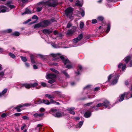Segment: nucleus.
Masks as SVG:
<instances>
[{
    "instance_id": "obj_1",
    "label": "nucleus",
    "mask_w": 132,
    "mask_h": 132,
    "mask_svg": "<svg viewBox=\"0 0 132 132\" xmlns=\"http://www.w3.org/2000/svg\"><path fill=\"white\" fill-rule=\"evenodd\" d=\"M50 113H53L52 114L55 117L60 118L65 115L63 112H61L58 109L52 108L49 111Z\"/></svg>"
},
{
    "instance_id": "obj_2",
    "label": "nucleus",
    "mask_w": 132,
    "mask_h": 132,
    "mask_svg": "<svg viewBox=\"0 0 132 132\" xmlns=\"http://www.w3.org/2000/svg\"><path fill=\"white\" fill-rule=\"evenodd\" d=\"M119 76L116 75H110L108 77V80L109 81L110 79L112 78L113 79L111 83V85H114L116 84L118 81V80L119 78Z\"/></svg>"
},
{
    "instance_id": "obj_3",
    "label": "nucleus",
    "mask_w": 132,
    "mask_h": 132,
    "mask_svg": "<svg viewBox=\"0 0 132 132\" xmlns=\"http://www.w3.org/2000/svg\"><path fill=\"white\" fill-rule=\"evenodd\" d=\"M60 58L62 60L65 65H67L66 68L68 69H70L72 68L71 65L70 64V61L67 59H65L63 55H60Z\"/></svg>"
},
{
    "instance_id": "obj_4",
    "label": "nucleus",
    "mask_w": 132,
    "mask_h": 132,
    "mask_svg": "<svg viewBox=\"0 0 132 132\" xmlns=\"http://www.w3.org/2000/svg\"><path fill=\"white\" fill-rule=\"evenodd\" d=\"M44 4L49 6L55 7L57 4V0H48L43 3Z\"/></svg>"
},
{
    "instance_id": "obj_5",
    "label": "nucleus",
    "mask_w": 132,
    "mask_h": 132,
    "mask_svg": "<svg viewBox=\"0 0 132 132\" xmlns=\"http://www.w3.org/2000/svg\"><path fill=\"white\" fill-rule=\"evenodd\" d=\"M65 14L66 16L69 17L70 19H73L72 15L73 12V9L71 7H69L65 10Z\"/></svg>"
},
{
    "instance_id": "obj_6",
    "label": "nucleus",
    "mask_w": 132,
    "mask_h": 132,
    "mask_svg": "<svg viewBox=\"0 0 132 132\" xmlns=\"http://www.w3.org/2000/svg\"><path fill=\"white\" fill-rule=\"evenodd\" d=\"M41 27H47L50 24V21L49 20H45L40 22Z\"/></svg>"
},
{
    "instance_id": "obj_7",
    "label": "nucleus",
    "mask_w": 132,
    "mask_h": 132,
    "mask_svg": "<svg viewBox=\"0 0 132 132\" xmlns=\"http://www.w3.org/2000/svg\"><path fill=\"white\" fill-rule=\"evenodd\" d=\"M9 11V9L4 5L0 6V13L1 12L4 13Z\"/></svg>"
},
{
    "instance_id": "obj_8",
    "label": "nucleus",
    "mask_w": 132,
    "mask_h": 132,
    "mask_svg": "<svg viewBox=\"0 0 132 132\" xmlns=\"http://www.w3.org/2000/svg\"><path fill=\"white\" fill-rule=\"evenodd\" d=\"M46 77L47 79H53L56 77V76L53 74H47Z\"/></svg>"
},
{
    "instance_id": "obj_9",
    "label": "nucleus",
    "mask_w": 132,
    "mask_h": 132,
    "mask_svg": "<svg viewBox=\"0 0 132 132\" xmlns=\"http://www.w3.org/2000/svg\"><path fill=\"white\" fill-rule=\"evenodd\" d=\"M103 106H104L106 108H108V109H109L111 107H112L111 106V107L109 106L110 105L109 102L107 100H105L103 102Z\"/></svg>"
},
{
    "instance_id": "obj_10",
    "label": "nucleus",
    "mask_w": 132,
    "mask_h": 132,
    "mask_svg": "<svg viewBox=\"0 0 132 132\" xmlns=\"http://www.w3.org/2000/svg\"><path fill=\"white\" fill-rule=\"evenodd\" d=\"M129 92H125L123 94L121 95L120 96V97L119 99V101L121 102L123 101L125 96H127L129 94Z\"/></svg>"
},
{
    "instance_id": "obj_11",
    "label": "nucleus",
    "mask_w": 132,
    "mask_h": 132,
    "mask_svg": "<svg viewBox=\"0 0 132 132\" xmlns=\"http://www.w3.org/2000/svg\"><path fill=\"white\" fill-rule=\"evenodd\" d=\"M19 86L20 87V88H21L22 87H24L26 88L27 89H29L31 88L30 84H23L20 85Z\"/></svg>"
},
{
    "instance_id": "obj_12",
    "label": "nucleus",
    "mask_w": 132,
    "mask_h": 132,
    "mask_svg": "<svg viewBox=\"0 0 132 132\" xmlns=\"http://www.w3.org/2000/svg\"><path fill=\"white\" fill-rule=\"evenodd\" d=\"M75 109V108L74 107L68 108L67 109V110L69 111V113L70 114L74 115L75 113L73 111V110Z\"/></svg>"
},
{
    "instance_id": "obj_13",
    "label": "nucleus",
    "mask_w": 132,
    "mask_h": 132,
    "mask_svg": "<svg viewBox=\"0 0 132 132\" xmlns=\"http://www.w3.org/2000/svg\"><path fill=\"white\" fill-rule=\"evenodd\" d=\"M50 55H51L53 57H56L55 59H52V60L53 61H56L58 59H57L58 58V57H57V55H59V53H57L56 54H50Z\"/></svg>"
},
{
    "instance_id": "obj_14",
    "label": "nucleus",
    "mask_w": 132,
    "mask_h": 132,
    "mask_svg": "<svg viewBox=\"0 0 132 132\" xmlns=\"http://www.w3.org/2000/svg\"><path fill=\"white\" fill-rule=\"evenodd\" d=\"M82 67L81 65H78L77 72H75L77 74V75H78L80 74V72L82 71Z\"/></svg>"
},
{
    "instance_id": "obj_15",
    "label": "nucleus",
    "mask_w": 132,
    "mask_h": 132,
    "mask_svg": "<svg viewBox=\"0 0 132 132\" xmlns=\"http://www.w3.org/2000/svg\"><path fill=\"white\" fill-rule=\"evenodd\" d=\"M75 31V29L69 30L68 31L66 34L68 35H72Z\"/></svg>"
},
{
    "instance_id": "obj_16",
    "label": "nucleus",
    "mask_w": 132,
    "mask_h": 132,
    "mask_svg": "<svg viewBox=\"0 0 132 132\" xmlns=\"http://www.w3.org/2000/svg\"><path fill=\"white\" fill-rule=\"evenodd\" d=\"M31 13V12L30 10L29 9H28L27 8H26L25 10V11L21 13V14L22 15H23L26 14H29Z\"/></svg>"
},
{
    "instance_id": "obj_17",
    "label": "nucleus",
    "mask_w": 132,
    "mask_h": 132,
    "mask_svg": "<svg viewBox=\"0 0 132 132\" xmlns=\"http://www.w3.org/2000/svg\"><path fill=\"white\" fill-rule=\"evenodd\" d=\"M20 105H22L21 104H20L19 105L17 106L14 108V109L16 110L18 112H20L21 110L20 109V108L22 107Z\"/></svg>"
},
{
    "instance_id": "obj_18",
    "label": "nucleus",
    "mask_w": 132,
    "mask_h": 132,
    "mask_svg": "<svg viewBox=\"0 0 132 132\" xmlns=\"http://www.w3.org/2000/svg\"><path fill=\"white\" fill-rule=\"evenodd\" d=\"M91 113L90 112L88 111L85 113L84 114V116L86 118L89 117L91 115Z\"/></svg>"
},
{
    "instance_id": "obj_19",
    "label": "nucleus",
    "mask_w": 132,
    "mask_h": 132,
    "mask_svg": "<svg viewBox=\"0 0 132 132\" xmlns=\"http://www.w3.org/2000/svg\"><path fill=\"white\" fill-rule=\"evenodd\" d=\"M7 88L4 89L2 92H0V97H1L4 95L7 92Z\"/></svg>"
},
{
    "instance_id": "obj_20",
    "label": "nucleus",
    "mask_w": 132,
    "mask_h": 132,
    "mask_svg": "<svg viewBox=\"0 0 132 132\" xmlns=\"http://www.w3.org/2000/svg\"><path fill=\"white\" fill-rule=\"evenodd\" d=\"M83 123V121H80L76 126V128H80L82 126Z\"/></svg>"
},
{
    "instance_id": "obj_21",
    "label": "nucleus",
    "mask_w": 132,
    "mask_h": 132,
    "mask_svg": "<svg viewBox=\"0 0 132 132\" xmlns=\"http://www.w3.org/2000/svg\"><path fill=\"white\" fill-rule=\"evenodd\" d=\"M52 31L51 30H50L48 29H44L43 30V32L45 34H49L50 33L52 32Z\"/></svg>"
},
{
    "instance_id": "obj_22",
    "label": "nucleus",
    "mask_w": 132,
    "mask_h": 132,
    "mask_svg": "<svg viewBox=\"0 0 132 132\" xmlns=\"http://www.w3.org/2000/svg\"><path fill=\"white\" fill-rule=\"evenodd\" d=\"M45 96L49 99L54 98V97L53 95L50 94H46L45 95Z\"/></svg>"
},
{
    "instance_id": "obj_23",
    "label": "nucleus",
    "mask_w": 132,
    "mask_h": 132,
    "mask_svg": "<svg viewBox=\"0 0 132 132\" xmlns=\"http://www.w3.org/2000/svg\"><path fill=\"white\" fill-rule=\"evenodd\" d=\"M75 4L76 6H78L81 7H81V6L82 5V3L79 1H78L76 2V3H75Z\"/></svg>"
},
{
    "instance_id": "obj_24",
    "label": "nucleus",
    "mask_w": 132,
    "mask_h": 132,
    "mask_svg": "<svg viewBox=\"0 0 132 132\" xmlns=\"http://www.w3.org/2000/svg\"><path fill=\"white\" fill-rule=\"evenodd\" d=\"M131 58V56H128L125 57V61L126 63L128 62Z\"/></svg>"
},
{
    "instance_id": "obj_25",
    "label": "nucleus",
    "mask_w": 132,
    "mask_h": 132,
    "mask_svg": "<svg viewBox=\"0 0 132 132\" xmlns=\"http://www.w3.org/2000/svg\"><path fill=\"white\" fill-rule=\"evenodd\" d=\"M6 5L8 7H9L11 9H13L15 7L14 5L10 4L9 2H8Z\"/></svg>"
},
{
    "instance_id": "obj_26",
    "label": "nucleus",
    "mask_w": 132,
    "mask_h": 132,
    "mask_svg": "<svg viewBox=\"0 0 132 132\" xmlns=\"http://www.w3.org/2000/svg\"><path fill=\"white\" fill-rule=\"evenodd\" d=\"M79 9H80V12L81 14V16L82 17H83L85 15V12L84 10L82 9L81 7H79Z\"/></svg>"
},
{
    "instance_id": "obj_27",
    "label": "nucleus",
    "mask_w": 132,
    "mask_h": 132,
    "mask_svg": "<svg viewBox=\"0 0 132 132\" xmlns=\"http://www.w3.org/2000/svg\"><path fill=\"white\" fill-rule=\"evenodd\" d=\"M22 105H20L21 106L23 107L24 106H29L31 105V104L30 103H26L24 104H21Z\"/></svg>"
},
{
    "instance_id": "obj_28",
    "label": "nucleus",
    "mask_w": 132,
    "mask_h": 132,
    "mask_svg": "<svg viewBox=\"0 0 132 132\" xmlns=\"http://www.w3.org/2000/svg\"><path fill=\"white\" fill-rule=\"evenodd\" d=\"M43 103L46 105H48L50 104V102L47 100H45L43 99Z\"/></svg>"
},
{
    "instance_id": "obj_29",
    "label": "nucleus",
    "mask_w": 132,
    "mask_h": 132,
    "mask_svg": "<svg viewBox=\"0 0 132 132\" xmlns=\"http://www.w3.org/2000/svg\"><path fill=\"white\" fill-rule=\"evenodd\" d=\"M43 100H42L41 99H39L38 101H37V103H36V102L35 101L34 102L35 103V104H39L41 103H43Z\"/></svg>"
},
{
    "instance_id": "obj_30",
    "label": "nucleus",
    "mask_w": 132,
    "mask_h": 132,
    "mask_svg": "<svg viewBox=\"0 0 132 132\" xmlns=\"http://www.w3.org/2000/svg\"><path fill=\"white\" fill-rule=\"evenodd\" d=\"M110 24H108L107 29L105 31V32L106 33H108L110 30Z\"/></svg>"
},
{
    "instance_id": "obj_31",
    "label": "nucleus",
    "mask_w": 132,
    "mask_h": 132,
    "mask_svg": "<svg viewBox=\"0 0 132 132\" xmlns=\"http://www.w3.org/2000/svg\"><path fill=\"white\" fill-rule=\"evenodd\" d=\"M41 27V25L40 22L36 24L34 26V28H37Z\"/></svg>"
},
{
    "instance_id": "obj_32",
    "label": "nucleus",
    "mask_w": 132,
    "mask_h": 132,
    "mask_svg": "<svg viewBox=\"0 0 132 132\" xmlns=\"http://www.w3.org/2000/svg\"><path fill=\"white\" fill-rule=\"evenodd\" d=\"M83 35L81 34L79 35L77 38L79 41H80L83 38Z\"/></svg>"
},
{
    "instance_id": "obj_33",
    "label": "nucleus",
    "mask_w": 132,
    "mask_h": 132,
    "mask_svg": "<svg viewBox=\"0 0 132 132\" xmlns=\"http://www.w3.org/2000/svg\"><path fill=\"white\" fill-rule=\"evenodd\" d=\"M31 87H34L37 86L38 85V84L37 82H35L34 83L30 84Z\"/></svg>"
},
{
    "instance_id": "obj_34",
    "label": "nucleus",
    "mask_w": 132,
    "mask_h": 132,
    "mask_svg": "<svg viewBox=\"0 0 132 132\" xmlns=\"http://www.w3.org/2000/svg\"><path fill=\"white\" fill-rule=\"evenodd\" d=\"M34 56L33 55H31L30 56V59L31 62L32 64H34L35 63V62L34 60Z\"/></svg>"
},
{
    "instance_id": "obj_35",
    "label": "nucleus",
    "mask_w": 132,
    "mask_h": 132,
    "mask_svg": "<svg viewBox=\"0 0 132 132\" xmlns=\"http://www.w3.org/2000/svg\"><path fill=\"white\" fill-rule=\"evenodd\" d=\"M20 35L19 32H18L15 31L13 33L12 35L15 36H19Z\"/></svg>"
},
{
    "instance_id": "obj_36",
    "label": "nucleus",
    "mask_w": 132,
    "mask_h": 132,
    "mask_svg": "<svg viewBox=\"0 0 132 132\" xmlns=\"http://www.w3.org/2000/svg\"><path fill=\"white\" fill-rule=\"evenodd\" d=\"M12 30L11 29H8L3 31V32H7L8 33H10L11 32H12Z\"/></svg>"
},
{
    "instance_id": "obj_37",
    "label": "nucleus",
    "mask_w": 132,
    "mask_h": 132,
    "mask_svg": "<svg viewBox=\"0 0 132 132\" xmlns=\"http://www.w3.org/2000/svg\"><path fill=\"white\" fill-rule=\"evenodd\" d=\"M50 69L51 71L55 73H56L57 74L59 73V72L55 70V69H54V68H51Z\"/></svg>"
},
{
    "instance_id": "obj_38",
    "label": "nucleus",
    "mask_w": 132,
    "mask_h": 132,
    "mask_svg": "<svg viewBox=\"0 0 132 132\" xmlns=\"http://www.w3.org/2000/svg\"><path fill=\"white\" fill-rule=\"evenodd\" d=\"M97 19L99 21H102L103 20L104 18L102 16H99L97 18Z\"/></svg>"
},
{
    "instance_id": "obj_39",
    "label": "nucleus",
    "mask_w": 132,
    "mask_h": 132,
    "mask_svg": "<svg viewBox=\"0 0 132 132\" xmlns=\"http://www.w3.org/2000/svg\"><path fill=\"white\" fill-rule=\"evenodd\" d=\"M103 106V103H100L96 105V107L97 108Z\"/></svg>"
},
{
    "instance_id": "obj_40",
    "label": "nucleus",
    "mask_w": 132,
    "mask_h": 132,
    "mask_svg": "<svg viewBox=\"0 0 132 132\" xmlns=\"http://www.w3.org/2000/svg\"><path fill=\"white\" fill-rule=\"evenodd\" d=\"M20 57L22 60L23 62H26L27 60V59L26 57L21 56Z\"/></svg>"
},
{
    "instance_id": "obj_41",
    "label": "nucleus",
    "mask_w": 132,
    "mask_h": 132,
    "mask_svg": "<svg viewBox=\"0 0 132 132\" xmlns=\"http://www.w3.org/2000/svg\"><path fill=\"white\" fill-rule=\"evenodd\" d=\"M84 26V24L83 22H81L80 24V29H82Z\"/></svg>"
},
{
    "instance_id": "obj_42",
    "label": "nucleus",
    "mask_w": 132,
    "mask_h": 132,
    "mask_svg": "<svg viewBox=\"0 0 132 132\" xmlns=\"http://www.w3.org/2000/svg\"><path fill=\"white\" fill-rule=\"evenodd\" d=\"M7 116V114L3 113L1 115V117L3 118L6 117Z\"/></svg>"
},
{
    "instance_id": "obj_43",
    "label": "nucleus",
    "mask_w": 132,
    "mask_h": 132,
    "mask_svg": "<svg viewBox=\"0 0 132 132\" xmlns=\"http://www.w3.org/2000/svg\"><path fill=\"white\" fill-rule=\"evenodd\" d=\"M9 55L12 58H14L15 57V55L13 53H9Z\"/></svg>"
},
{
    "instance_id": "obj_44",
    "label": "nucleus",
    "mask_w": 132,
    "mask_h": 132,
    "mask_svg": "<svg viewBox=\"0 0 132 132\" xmlns=\"http://www.w3.org/2000/svg\"><path fill=\"white\" fill-rule=\"evenodd\" d=\"M42 9V7H38L37 8H36V11L37 12H40V11Z\"/></svg>"
},
{
    "instance_id": "obj_45",
    "label": "nucleus",
    "mask_w": 132,
    "mask_h": 132,
    "mask_svg": "<svg viewBox=\"0 0 132 132\" xmlns=\"http://www.w3.org/2000/svg\"><path fill=\"white\" fill-rule=\"evenodd\" d=\"M55 81V80L54 79H53L51 80H49L48 81V82L50 83L51 84H52V83L54 82Z\"/></svg>"
},
{
    "instance_id": "obj_46",
    "label": "nucleus",
    "mask_w": 132,
    "mask_h": 132,
    "mask_svg": "<svg viewBox=\"0 0 132 132\" xmlns=\"http://www.w3.org/2000/svg\"><path fill=\"white\" fill-rule=\"evenodd\" d=\"M33 19H36L38 20V17L36 15H34L32 18Z\"/></svg>"
},
{
    "instance_id": "obj_47",
    "label": "nucleus",
    "mask_w": 132,
    "mask_h": 132,
    "mask_svg": "<svg viewBox=\"0 0 132 132\" xmlns=\"http://www.w3.org/2000/svg\"><path fill=\"white\" fill-rule=\"evenodd\" d=\"M78 41H79V40L77 38H74L73 40V41L75 43H77Z\"/></svg>"
},
{
    "instance_id": "obj_48",
    "label": "nucleus",
    "mask_w": 132,
    "mask_h": 132,
    "mask_svg": "<svg viewBox=\"0 0 132 132\" xmlns=\"http://www.w3.org/2000/svg\"><path fill=\"white\" fill-rule=\"evenodd\" d=\"M4 75V71H1L0 72V76L1 77H3Z\"/></svg>"
},
{
    "instance_id": "obj_49",
    "label": "nucleus",
    "mask_w": 132,
    "mask_h": 132,
    "mask_svg": "<svg viewBox=\"0 0 132 132\" xmlns=\"http://www.w3.org/2000/svg\"><path fill=\"white\" fill-rule=\"evenodd\" d=\"M22 118L24 120H28L29 119V118L26 116H23L22 117Z\"/></svg>"
},
{
    "instance_id": "obj_50",
    "label": "nucleus",
    "mask_w": 132,
    "mask_h": 132,
    "mask_svg": "<svg viewBox=\"0 0 132 132\" xmlns=\"http://www.w3.org/2000/svg\"><path fill=\"white\" fill-rule=\"evenodd\" d=\"M97 22V20L96 19H93L92 20V23L93 24H95Z\"/></svg>"
},
{
    "instance_id": "obj_51",
    "label": "nucleus",
    "mask_w": 132,
    "mask_h": 132,
    "mask_svg": "<svg viewBox=\"0 0 132 132\" xmlns=\"http://www.w3.org/2000/svg\"><path fill=\"white\" fill-rule=\"evenodd\" d=\"M126 68V64H124L122 67V71H123Z\"/></svg>"
},
{
    "instance_id": "obj_52",
    "label": "nucleus",
    "mask_w": 132,
    "mask_h": 132,
    "mask_svg": "<svg viewBox=\"0 0 132 132\" xmlns=\"http://www.w3.org/2000/svg\"><path fill=\"white\" fill-rule=\"evenodd\" d=\"M50 103L51 104V103H55V101L53 100L52 99H50Z\"/></svg>"
},
{
    "instance_id": "obj_53",
    "label": "nucleus",
    "mask_w": 132,
    "mask_h": 132,
    "mask_svg": "<svg viewBox=\"0 0 132 132\" xmlns=\"http://www.w3.org/2000/svg\"><path fill=\"white\" fill-rule=\"evenodd\" d=\"M128 67H132V60L130 61L129 64L128 65Z\"/></svg>"
},
{
    "instance_id": "obj_54",
    "label": "nucleus",
    "mask_w": 132,
    "mask_h": 132,
    "mask_svg": "<svg viewBox=\"0 0 132 132\" xmlns=\"http://www.w3.org/2000/svg\"><path fill=\"white\" fill-rule=\"evenodd\" d=\"M21 114V113H16L14 114V115L16 116H19Z\"/></svg>"
},
{
    "instance_id": "obj_55",
    "label": "nucleus",
    "mask_w": 132,
    "mask_h": 132,
    "mask_svg": "<svg viewBox=\"0 0 132 132\" xmlns=\"http://www.w3.org/2000/svg\"><path fill=\"white\" fill-rule=\"evenodd\" d=\"M90 85H88L84 88V89H88L90 87Z\"/></svg>"
},
{
    "instance_id": "obj_56",
    "label": "nucleus",
    "mask_w": 132,
    "mask_h": 132,
    "mask_svg": "<svg viewBox=\"0 0 132 132\" xmlns=\"http://www.w3.org/2000/svg\"><path fill=\"white\" fill-rule=\"evenodd\" d=\"M71 25L70 23H68L67 27L68 28H69L71 26Z\"/></svg>"
},
{
    "instance_id": "obj_57",
    "label": "nucleus",
    "mask_w": 132,
    "mask_h": 132,
    "mask_svg": "<svg viewBox=\"0 0 132 132\" xmlns=\"http://www.w3.org/2000/svg\"><path fill=\"white\" fill-rule=\"evenodd\" d=\"M33 116L35 118H37L38 117V114L37 113H35L33 115Z\"/></svg>"
},
{
    "instance_id": "obj_58",
    "label": "nucleus",
    "mask_w": 132,
    "mask_h": 132,
    "mask_svg": "<svg viewBox=\"0 0 132 132\" xmlns=\"http://www.w3.org/2000/svg\"><path fill=\"white\" fill-rule=\"evenodd\" d=\"M45 109L43 108H41L40 109V111L41 112H43L44 111Z\"/></svg>"
},
{
    "instance_id": "obj_59",
    "label": "nucleus",
    "mask_w": 132,
    "mask_h": 132,
    "mask_svg": "<svg viewBox=\"0 0 132 132\" xmlns=\"http://www.w3.org/2000/svg\"><path fill=\"white\" fill-rule=\"evenodd\" d=\"M41 84L43 87H45L46 86V84L45 83L41 82Z\"/></svg>"
},
{
    "instance_id": "obj_60",
    "label": "nucleus",
    "mask_w": 132,
    "mask_h": 132,
    "mask_svg": "<svg viewBox=\"0 0 132 132\" xmlns=\"http://www.w3.org/2000/svg\"><path fill=\"white\" fill-rule=\"evenodd\" d=\"M74 119L76 120H79L80 119V118L79 117H77L74 118Z\"/></svg>"
},
{
    "instance_id": "obj_61",
    "label": "nucleus",
    "mask_w": 132,
    "mask_h": 132,
    "mask_svg": "<svg viewBox=\"0 0 132 132\" xmlns=\"http://www.w3.org/2000/svg\"><path fill=\"white\" fill-rule=\"evenodd\" d=\"M64 75L65 76V77L67 78H69V75L68 74L67 72L66 73L65 75Z\"/></svg>"
},
{
    "instance_id": "obj_62",
    "label": "nucleus",
    "mask_w": 132,
    "mask_h": 132,
    "mask_svg": "<svg viewBox=\"0 0 132 132\" xmlns=\"http://www.w3.org/2000/svg\"><path fill=\"white\" fill-rule=\"evenodd\" d=\"M100 88L99 87H97L94 88V90L95 91L98 90L100 89Z\"/></svg>"
},
{
    "instance_id": "obj_63",
    "label": "nucleus",
    "mask_w": 132,
    "mask_h": 132,
    "mask_svg": "<svg viewBox=\"0 0 132 132\" xmlns=\"http://www.w3.org/2000/svg\"><path fill=\"white\" fill-rule=\"evenodd\" d=\"M33 68L35 69H37L38 68V67L36 65H33Z\"/></svg>"
},
{
    "instance_id": "obj_64",
    "label": "nucleus",
    "mask_w": 132,
    "mask_h": 132,
    "mask_svg": "<svg viewBox=\"0 0 132 132\" xmlns=\"http://www.w3.org/2000/svg\"><path fill=\"white\" fill-rule=\"evenodd\" d=\"M67 72L65 70H62L61 71L62 73H63L64 75H65Z\"/></svg>"
}]
</instances>
